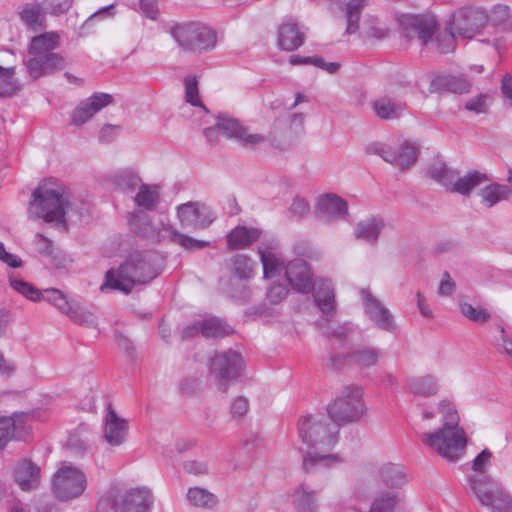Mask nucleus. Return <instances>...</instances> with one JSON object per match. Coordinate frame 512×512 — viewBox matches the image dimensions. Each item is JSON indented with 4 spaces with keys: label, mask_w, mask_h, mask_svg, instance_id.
<instances>
[{
    "label": "nucleus",
    "mask_w": 512,
    "mask_h": 512,
    "mask_svg": "<svg viewBox=\"0 0 512 512\" xmlns=\"http://www.w3.org/2000/svg\"><path fill=\"white\" fill-rule=\"evenodd\" d=\"M258 253L263 266L265 278H273L283 271L289 284L300 293H310L314 288V301L325 316L317 321V326L328 337H345L352 331L349 324L331 327V319L336 314L335 293L332 282L328 279H319L313 282L312 273L307 263L296 259L284 265L283 259L278 253V244L274 239L263 241L258 248Z\"/></svg>",
    "instance_id": "1"
},
{
    "label": "nucleus",
    "mask_w": 512,
    "mask_h": 512,
    "mask_svg": "<svg viewBox=\"0 0 512 512\" xmlns=\"http://www.w3.org/2000/svg\"><path fill=\"white\" fill-rule=\"evenodd\" d=\"M299 436L307 446L303 467L312 472L337 466L343 462L340 455L331 453L338 442L339 427L324 415H309L298 423Z\"/></svg>",
    "instance_id": "2"
},
{
    "label": "nucleus",
    "mask_w": 512,
    "mask_h": 512,
    "mask_svg": "<svg viewBox=\"0 0 512 512\" xmlns=\"http://www.w3.org/2000/svg\"><path fill=\"white\" fill-rule=\"evenodd\" d=\"M159 270L151 253L134 251L117 269H110L105 274V281L100 286L102 292L117 290L128 294L137 285H144L155 279Z\"/></svg>",
    "instance_id": "3"
},
{
    "label": "nucleus",
    "mask_w": 512,
    "mask_h": 512,
    "mask_svg": "<svg viewBox=\"0 0 512 512\" xmlns=\"http://www.w3.org/2000/svg\"><path fill=\"white\" fill-rule=\"evenodd\" d=\"M70 207L68 195L63 187L41 185L32 194L29 215L60 225L66 223V214Z\"/></svg>",
    "instance_id": "4"
},
{
    "label": "nucleus",
    "mask_w": 512,
    "mask_h": 512,
    "mask_svg": "<svg viewBox=\"0 0 512 512\" xmlns=\"http://www.w3.org/2000/svg\"><path fill=\"white\" fill-rule=\"evenodd\" d=\"M421 442L449 462H457L466 451L468 439L462 427H439L420 435Z\"/></svg>",
    "instance_id": "5"
},
{
    "label": "nucleus",
    "mask_w": 512,
    "mask_h": 512,
    "mask_svg": "<svg viewBox=\"0 0 512 512\" xmlns=\"http://www.w3.org/2000/svg\"><path fill=\"white\" fill-rule=\"evenodd\" d=\"M380 481L392 490L381 491L374 497L369 512H395L401 502V496L396 489L406 483L403 467L399 464H383L378 470Z\"/></svg>",
    "instance_id": "6"
},
{
    "label": "nucleus",
    "mask_w": 512,
    "mask_h": 512,
    "mask_svg": "<svg viewBox=\"0 0 512 512\" xmlns=\"http://www.w3.org/2000/svg\"><path fill=\"white\" fill-rule=\"evenodd\" d=\"M161 202V186L157 184H141L134 196V203L140 209L139 212L133 213L129 219L131 229L147 238H157L159 235L155 233L150 219L144 215L143 211H155Z\"/></svg>",
    "instance_id": "7"
},
{
    "label": "nucleus",
    "mask_w": 512,
    "mask_h": 512,
    "mask_svg": "<svg viewBox=\"0 0 512 512\" xmlns=\"http://www.w3.org/2000/svg\"><path fill=\"white\" fill-rule=\"evenodd\" d=\"M329 418L340 424L360 420L366 413L363 400V389L357 385H349L342 389L340 394L327 406Z\"/></svg>",
    "instance_id": "8"
},
{
    "label": "nucleus",
    "mask_w": 512,
    "mask_h": 512,
    "mask_svg": "<svg viewBox=\"0 0 512 512\" xmlns=\"http://www.w3.org/2000/svg\"><path fill=\"white\" fill-rule=\"evenodd\" d=\"M153 495L148 488L130 489L123 494L108 492L97 505L98 512H150Z\"/></svg>",
    "instance_id": "9"
},
{
    "label": "nucleus",
    "mask_w": 512,
    "mask_h": 512,
    "mask_svg": "<svg viewBox=\"0 0 512 512\" xmlns=\"http://www.w3.org/2000/svg\"><path fill=\"white\" fill-rule=\"evenodd\" d=\"M470 488L479 502L491 512H512V499L502 484L484 475L471 476Z\"/></svg>",
    "instance_id": "10"
},
{
    "label": "nucleus",
    "mask_w": 512,
    "mask_h": 512,
    "mask_svg": "<svg viewBox=\"0 0 512 512\" xmlns=\"http://www.w3.org/2000/svg\"><path fill=\"white\" fill-rule=\"evenodd\" d=\"M429 174L432 179L450 192L463 196H469L476 187L488 180L486 174L479 171H469L460 177L455 170L448 168L443 163L431 165Z\"/></svg>",
    "instance_id": "11"
},
{
    "label": "nucleus",
    "mask_w": 512,
    "mask_h": 512,
    "mask_svg": "<svg viewBox=\"0 0 512 512\" xmlns=\"http://www.w3.org/2000/svg\"><path fill=\"white\" fill-rule=\"evenodd\" d=\"M175 41L185 50L206 52L212 50L217 43L216 33L200 23H182L171 29Z\"/></svg>",
    "instance_id": "12"
},
{
    "label": "nucleus",
    "mask_w": 512,
    "mask_h": 512,
    "mask_svg": "<svg viewBox=\"0 0 512 512\" xmlns=\"http://www.w3.org/2000/svg\"><path fill=\"white\" fill-rule=\"evenodd\" d=\"M86 474L72 464H62L52 478V492L60 501L80 497L87 488Z\"/></svg>",
    "instance_id": "13"
},
{
    "label": "nucleus",
    "mask_w": 512,
    "mask_h": 512,
    "mask_svg": "<svg viewBox=\"0 0 512 512\" xmlns=\"http://www.w3.org/2000/svg\"><path fill=\"white\" fill-rule=\"evenodd\" d=\"M46 301L80 325L94 326L96 318L93 313L84 309L79 303L68 297L60 290L49 288L40 290L39 301Z\"/></svg>",
    "instance_id": "14"
},
{
    "label": "nucleus",
    "mask_w": 512,
    "mask_h": 512,
    "mask_svg": "<svg viewBox=\"0 0 512 512\" xmlns=\"http://www.w3.org/2000/svg\"><path fill=\"white\" fill-rule=\"evenodd\" d=\"M243 366L242 356L233 350L216 353L210 361V372L214 375L219 388L226 391L229 384L240 375Z\"/></svg>",
    "instance_id": "15"
},
{
    "label": "nucleus",
    "mask_w": 512,
    "mask_h": 512,
    "mask_svg": "<svg viewBox=\"0 0 512 512\" xmlns=\"http://www.w3.org/2000/svg\"><path fill=\"white\" fill-rule=\"evenodd\" d=\"M360 299L365 316L376 328L391 334L397 332V324L393 313L369 289L363 288L360 290Z\"/></svg>",
    "instance_id": "16"
},
{
    "label": "nucleus",
    "mask_w": 512,
    "mask_h": 512,
    "mask_svg": "<svg viewBox=\"0 0 512 512\" xmlns=\"http://www.w3.org/2000/svg\"><path fill=\"white\" fill-rule=\"evenodd\" d=\"M368 151L379 155L384 161L397 168L407 169L416 163L419 148L415 142L403 141L396 146L372 144L368 147Z\"/></svg>",
    "instance_id": "17"
},
{
    "label": "nucleus",
    "mask_w": 512,
    "mask_h": 512,
    "mask_svg": "<svg viewBox=\"0 0 512 512\" xmlns=\"http://www.w3.org/2000/svg\"><path fill=\"white\" fill-rule=\"evenodd\" d=\"M451 28L459 37L471 39L488 28V14L478 8H461L452 15Z\"/></svg>",
    "instance_id": "18"
},
{
    "label": "nucleus",
    "mask_w": 512,
    "mask_h": 512,
    "mask_svg": "<svg viewBox=\"0 0 512 512\" xmlns=\"http://www.w3.org/2000/svg\"><path fill=\"white\" fill-rule=\"evenodd\" d=\"M217 128L224 136L234 139L246 148H255L267 141L265 135L250 132L237 119L226 115L218 117Z\"/></svg>",
    "instance_id": "19"
},
{
    "label": "nucleus",
    "mask_w": 512,
    "mask_h": 512,
    "mask_svg": "<svg viewBox=\"0 0 512 512\" xmlns=\"http://www.w3.org/2000/svg\"><path fill=\"white\" fill-rule=\"evenodd\" d=\"M399 24L405 36H416L423 45L432 41L437 27V20L433 15L404 14L399 17Z\"/></svg>",
    "instance_id": "20"
},
{
    "label": "nucleus",
    "mask_w": 512,
    "mask_h": 512,
    "mask_svg": "<svg viewBox=\"0 0 512 512\" xmlns=\"http://www.w3.org/2000/svg\"><path fill=\"white\" fill-rule=\"evenodd\" d=\"M176 214L183 227L192 229L206 228L216 218L207 206L199 202H187L178 205Z\"/></svg>",
    "instance_id": "21"
},
{
    "label": "nucleus",
    "mask_w": 512,
    "mask_h": 512,
    "mask_svg": "<svg viewBox=\"0 0 512 512\" xmlns=\"http://www.w3.org/2000/svg\"><path fill=\"white\" fill-rule=\"evenodd\" d=\"M347 203L336 194L320 195L315 204V214L323 222H333L347 214Z\"/></svg>",
    "instance_id": "22"
},
{
    "label": "nucleus",
    "mask_w": 512,
    "mask_h": 512,
    "mask_svg": "<svg viewBox=\"0 0 512 512\" xmlns=\"http://www.w3.org/2000/svg\"><path fill=\"white\" fill-rule=\"evenodd\" d=\"M128 431V421L118 416L112 406L109 405L107 408V413L104 417V440L111 446H120L126 441Z\"/></svg>",
    "instance_id": "23"
},
{
    "label": "nucleus",
    "mask_w": 512,
    "mask_h": 512,
    "mask_svg": "<svg viewBox=\"0 0 512 512\" xmlns=\"http://www.w3.org/2000/svg\"><path fill=\"white\" fill-rule=\"evenodd\" d=\"M112 102V96L107 93H94L79 103L72 114V123L80 126L90 120L97 112Z\"/></svg>",
    "instance_id": "24"
},
{
    "label": "nucleus",
    "mask_w": 512,
    "mask_h": 512,
    "mask_svg": "<svg viewBox=\"0 0 512 512\" xmlns=\"http://www.w3.org/2000/svg\"><path fill=\"white\" fill-rule=\"evenodd\" d=\"M25 65L30 76L37 79L43 75L63 69L66 65V60L61 54L52 52L38 60L26 59Z\"/></svg>",
    "instance_id": "25"
},
{
    "label": "nucleus",
    "mask_w": 512,
    "mask_h": 512,
    "mask_svg": "<svg viewBox=\"0 0 512 512\" xmlns=\"http://www.w3.org/2000/svg\"><path fill=\"white\" fill-rule=\"evenodd\" d=\"M194 331H200L202 336L206 338H220L229 335L232 332V328L220 318L208 317L196 322L192 327H187L184 330V335L192 336Z\"/></svg>",
    "instance_id": "26"
},
{
    "label": "nucleus",
    "mask_w": 512,
    "mask_h": 512,
    "mask_svg": "<svg viewBox=\"0 0 512 512\" xmlns=\"http://www.w3.org/2000/svg\"><path fill=\"white\" fill-rule=\"evenodd\" d=\"M373 113L382 120H394L401 117L406 104L402 101L393 99L387 95L379 96L370 103Z\"/></svg>",
    "instance_id": "27"
},
{
    "label": "nucleus",
    "mask_w": 512,
    "mask_h": 512,
    "mask_svg": "<svg viewBox=\"0 0 512 512\" xmlns=\"http://www.w3.org/2000/svg\"><path fill=\"white\" fill-rule=\"evenodd\" d=\"M305 35L292 20L283 22L278 29V46L284 51H295L304 43Z\"/></svg>",
    "instance_id": "28"
},
{
    "label": "nucleus",
    "mask_w": 512,
    "mask_h": 512,
    "mask_svg": "<svg viewBox=\"0 0 512 512\" xmlns=\"http://www.w3.org/2000/svg\"><path fill=\"white\" fill-rule=\"evenodd\" d=\"M14 479L21 490H34L40 484V470L31 461L22 460L15 467Z\"/></svg>",
    "instance_id": "29"
},
{
    "label": "nucleus",
    "mask_w": 512,
    "mask_h": 512,
    "mask_svg": "<svg viewBox=\"0 0 512 512\" xmlns=\"http://www.w3.org/2000/svg\"><path fill=\"white\" fill-rule=\"evenodd\" d=\"M60 37L56 32H45L33 37L28 45L26 59H40L53 52L59 45Z\"/></svg>",
    "instance_id": "30"
},
{
    "label": "nucleus",
    "mask_w": 512,
    "mask_h": 512,
    "mask_svg": "<svg viewBox=\"0 0 512 512\" xmlns=\"http://www.w3.org/2000/svg\"><path fill=\"white\" fill-rule=\"evenodd\" d=\"M262 234L257 228L237 226L227 235V247L229 250L245 249L262 239Z\"/></svg>",
    "instance_id": "31"
},
{
    "label": "nucleus",
    "mask_w": 512,
    "mask_h": 512,
    "mask_svg": "<svg viewBox=\"0 0 512 512\" xmlns=\"http://www.w3.org/2000/svg\"><path fill=\"white\" fill-rule=\"evenodd\" d=\"M291 501L298 512L318 511V493L306 484H299L294 488Z\"/></svg>",
    "instance_id": "32"
},
{
    "label": "nucleus",
    "mask_w": 512,
    "mask_h": 512,
    "mask_svg": "<svg viewBox=\"0 0 512 512\" xmlns=\"http://www.w3.org/2000/svg\"><path fill=\"white\" fill-rule=\"evenodd\" d=\"M383 228V219L375 216L367 217L356 224L354 236L357 240L374 244L377 242Z\"/></svg>",
    "instance_id": "33"
},
{
    "label": "nucleus",
    "mask_w": 512,
    "mask_h": 512,
    "mask_svg": "<svg viewBox=\"0 0 512 512\" xmlns=\"http://www.w3.org/2000/svg\"><path fill=\"white\" fill-rule=\"evenodd\" d=\"M470 89V83L460 77L452 75H440L432 79L430 84V92H445L450 91L453 93H465Z\"/></svg>",
    "instance_id": "34"
},
{
    "label": "nucleus",
    "mask_w": 512,
    "mask_h": 512,
    "mask_svg": "<svg viewBox=\"0 0 512 512\" xmlns=\"http://www.w3.org/2000/svg\"><path fill=\"white\" fill-rule=\"evenodd\" d=\"M407 385L410 393L421 397L435 396L440 389L438 379L430 374L409 378Z\"/></svg>",
    "instance_id": "35"
},
{
    "label": "nucleus",
    "mask_w": 512,
    "mask_h": 512,
    "mask_svg": "<svg viewBox=\"0 0 512 512\" xmlns=\"http://www.w3.org/2000/svg\"><path fill=\"white\" fill-rule=\"evenodd\" d=\"M186 497L191 506L200 509H212L218 503V498L215 494L199 486L190 487Z\"/></svg>",
    "instance_id": "36"
},
{
    "label": "nucleus",
    "mask_w": 512,
    "mask_h": 512,
    "mask_svg": "<svg viewBox=\"0 0 512 512\" xmlns=\"http://www.w3.org/2000/svg\"><path fill=\"white\" fill-rule=\"evenodd\" d=\"M231 272L240 280H248L254 276L257 263L246 254H236L230 259Z\"/></svg>",
    "instance_id": "37"
},
{
    "label": "nucleus",
    "mask_w": 512,
    "mask_h": 512,
    "mask_svg": "<svg viewBox=\"0 0 512 512\" xmlns=\"http://www.w3.org/2000/svg\"><path fill=\"white\" fill-rule=\"evenodd\" d=\"M510 193V188L506 185L492 183L479 191L481 204L486 208H491L497 203L505 200Z\"/></svg>",
    "instance_id": "38"
},
{
    "label": "nucleus",
    "mask_w": 512,
    "mask_h": 512,
    "mask_svg": "<svg viewBox=\"0 0 512 512\" xmlns=\"http://www.w3.org/2000/svg\"><path fill=\"white\" fill-rule=\"evenodd\" d=\"M382 356V351L376 347H363L354 350L349 355V361L359 368L375 366Z\"/></svg>",
    "instance_id": "39"
},
{
    "label": "nucleus",
    "mask_w": 512,
    "mask_h": 512,
    "mask_svg": "<svg viewBox=\"0 0 512 512\" xmlns=\"http://www.w3.org/2000/svg\"><path fill=\"white\" fill-rule=\"evenodd\" d=\"M166 237L173 243L178 244L186 250L196 251L210 246V242L198 240L186 234L180 233L172 226L165 227Z\"/></svg>",
    "instance_id": "40"
},
{
    "label": "nucleus",
    "mask_w": 512,
    "mask_h": 512,
    "mask_svg": "<svg viewBox=\"0 0 512 512\" xmlns=\"http://www.w3.org/2000/svg\"><path fill=\"white\" fill-rule=\"evenodd\" d=\"M112 182L117 190L124 193L133 192L142 184L139 175L131 169H124L114 173Z\"/></svg>",
    "instance_id": "41"
},
{
    "label": "nucleus",
    "mask_w": 512,
    "mask_h": 512,
    "mask_svg": "<svg viewBox=\"0 0 512 512\" xmlns=\"http://www.w3.org/2000/svg\"><path fill=\"white\" fill-rule=\"evenodd\" d=\"M45 14L42 4H28L21 11L20 17L29 29L37 31L45 26Z\"/></svg>",
    "instance_id": "42"
},
{
    "label": "nucleus",
    "mask_w": 512,
    "mask_h": 512,
    "mask_svg": "<svg viewBox=\"0 0 512 512\" xmlns=\"http://www.w3.org/2000/svg\"><path fill=\"white\" fill-rule=\"evenodd\" d=\"M441 427H460V416L457 407L450 398H443L437 403Z\"/></svg>",
    "instance_id": "43"
},
{
    "label": "nucleus",
    "mask_w": 512,
    "mask_h": 512,
    "mask_svg": "<svg viewBox=\"0 0 512 512\" xmlns=\"http://www.w3.org/2000/svg\"><path fill=\"white\" fill-rule=\"evenodd\" d=\"M367 5L366 0H349L345 6V15L347 19L346 32L348 34L356 33L359 29V19L362 10Z\"/></svg>",
    "instance_id": "44"
},
{
    "label": "nucleus",
    "mask_w": 512,
    "mask_h": 512,
    "mask_svg": "<svg viewBox=\"0 0 512 512\" xmlns=\"http://www.w3.org/2000/svg\"><path fill=\"white\" fill-rule=\"evenodd\" d=\"M8 280L10 287L15 292L21 294L31 301H39L40 290L37 289L33 284L26 282L22 278H18L13 274L8 276Z\"/></svg>",
    "instance_id": "45"
},
{
    "label": "nucleus",
    "mask_w": 512,
    "mask_h": 512,
    "mask_svg": "<svg viewBox=\"0 0 512 512\" xmlns=\"http://www.w3.org/2000/svg\"><path fill=\"white\" fill-rule=\"evenodd\" d=\"M20 88L18 81L14 78L13 68L0 66V96H11Z\"/></svg>",
    "instance_id": "46"
},
{
    "label": "nucleus",
    "mask_w": 512,
    "mask_h": 512,
    "mask_svg": "<svg viewBox=\"0 0 512 512\" xmlns=\"http://www.w3.org/2000/svg\"><path fill=\"white\" fill-rule=\"evenodd\" d=\"M458 36L456 31L451 28V19L447 23V28L445 31L440 32L436 36V45L437 49L441 53H449L454 50L456 41L455 38Z\"/></svg>",
    "instance_id": "47"
},
{
    "label": "nucleus",
    "mask_w": 512,
    "mask_h": 512,
    "mask_svg": "<svg viewBox=\"0 0 512 512\" xmlns=\"http://www.w3.org/2000/svg\"><path fill=\"white\" fill-rule=\"evenodd\" d=\"M462 315L477 323H484L490 319V313L481 307H474L470 303L462 302L459 305Z\"/></svg>",
    "instance_id": "48"
},
{
    "label": "nucleus",
    "mask_w": 512,
    "mask_h": 512,
    "mask_svg": "<svg viewBox=\"0 0 512 512\" xmlns=\"http://www.w3.org/2000/svg\"><path fill=\"white\" fill-rule=\"evenodd\" d=\"M185 84V99L186 101L195 107L202 108L205 112H207L205 106L203 105L198 91V82L195 77H187L184 81Z\"/></svg>",
    "instance_id": "49"
},
{
    "label": "nucleus",
    "mask_w": 512,
    "mask_h": 512,
    "mask_svg": "<svg viewBox=\"0 0 512 512\" xmlns=\"http://www.w3.org/2000/svg\"><path fill=\"white\" fill-rule=\"evenodd\" d=\"M71 0H43L42 6L46 14L61 15L71 7Z\"/></svg>",
    "instance_id": "50"
},
{
    "label": "nucleus",
    "mask_w": 512,
    "mask_h": 512,
    "mask_svg": "<svg viewBox=\"0 0 512 512\" xmlns=\"http://www.w3.org/2000/svg\"><path fill=\"white\" fill-rule=\"evenodd\" d=\"M510 17V9L506 5H495L488 15V28L490 25L493 27L506 22Z\"/></svg>",
    "instance_id": "51"
},
{
    "label": "nucleus",
    "mask_w": 512,
    "mask_h": 512,
    "mask_svg": "<svg viewBox=\"0 0 512 512\" xmlns=\"http://www.w3.org/2000/svg\"><path fill=\"white\" fill-rule=\"evenodd\" d=\"M250 405L249 400L244 396H238L233 399L230 405V414L231 417L235 420H240L244 418L248 411Z\"/></svg>",
    "instance_id": "52"
},
{
    "label": "nucleus",
    "mask_w": 512,
    "mask_h": 512,
    "mask_svg": "<svg viewBox=\"0 0 512 512\" xmlns=\"http://www.w3.org/2000/svg\"><path fill=\"white\" fill-rule=\"evenodd\" d=\"M499 332V345L502 349V353L506 356L507 360L512 365V328L501 326L499 327Z\"/></svg>",
    "instance_id": "53"
},
{
    "label": "nucleus",
    "mask_w": 512,
    "mask_h": 512,
    "mask_svg": "<svg viewBox=\"0 0 512 512\" xmlns=\"http://www.w3.org/2000/svg\"><path fill=\"white\" fill-rule=\"evenodd\" d=\"M15 431V421L9 416H0V447L12 439Z\"/></svg>",
    "instance_id": "54"
},
{
    "label": "nucleus",
    "mask_w": 512,
    "mask_h": 512,
    "mask_svg": "<svg viewBox=\"0 0 512 512\" xmlns=\"http://www.w3.org/2000/svg\"><path fill=\"white\" fill-rule=\"evenodd\" d=\"M492 453L488 449L482 450L472 461V470L478 473H485L491 464Z\"/></svg>",
    "instance_id": "55"
},
{
    "label": "nucleus",
    "mask_w": 512,
    "mask_h": 512,
    "mask_svg": "<svg viewBox=\"0 0 512 512\" xmlns=\"http://www.w3.org/2000/svg\"><path fill=\"white\" fill-rule=\"evenodd\" d=\"M0 262L6 264L11 268H20L23 266V261L17 255L10 253L6 250L5 245L0 241Z\"/></svg>",
    "instance_id": "56"
},
{
    "label": "nucleus",
    "mask_w": 512,
    "mask_h": 512,
    "mask_svg": "<svg viewBox=\"0 0 512 512\" xmlns=\"http://www.w3.org/2000/svg\"><path fill=\"white\" fill-rule=\"evenodd\" d=\"M369 28L366 31L368 36L382 39L388 34V29L384 27L377 18H369Z\"/></svg>",
    "instance_id": "57"
},
{
    "label": "nucleus",
    "mask_w": 512,
    "mask_h": 512,
    "mask_svg": "<svg viewBox=\"0 0 512 512\" xmlns=\"http://www.w3.org/2000/svg\"><path fill=\"white\" fill-rule=\"evenodd\" d=\"M34 245L36 250L45 256H49L52 254L53 243L50 239L46 238L44 235L37 233L34 238Z\"/></svg>",
    "instance_id": "58"
},
{
    "label": "nucleus",
    "mask_w": 512,
    "mask_h": 512,
    "mask_svg": "<svg viewBox=\"0 0 512 512\" xmlns=\"http://www.w3.org/2000/svg\"><path fill=\"white\" fill-rule=\"evenodd\" d=\"M290 211L297 218H302L309 213L310 205L306 199L296 197L291 204Z\"/></svg>",
    "instance_id": "59"
},
{
    "label": "nucleus",
    "mask_w": 512,
    "mask_h": 512,
    "mask_svg": "<svg viewBox=\"0 0 512 512\" xmlns=\"http://www.w3.org/2000/svg\"><path fill=\"white\" fill-rule=\"evenodd\" d=\"M487 96L478 95L475 98L470 99L466 102L465 108L469 111L479 113H485L487 111Z\"/></svg>",
    "instance_id": "60"
},
{
    "label": "nucleus",
    "mask_w": 512,
    "mask_h": 512,
    "mask_svg": "<svg viewBox=\"0 0 512 512\" xmlns=\"http://www.w3.org/2000/svg\"><path fill=\"white\" fill-rule=\"evenodd\" d=\"M287 293L288 289L286 286L282 284H274L269 288L267 298L271 303L277 304L286 297Z\"/></svg>",
    "instance_id": "61"
},
{
    "label": "nucleus",
    "mask_w": 512,
    "mask_h": 512,
    "mask_svg": "<svg viewBox=\"0 0 512 512\" xmlns=\"http://www.w3.org/2000/svg\"><path fill=\"white\" fill-rule=\"evenodd\" d=\"M16 371V362L6 358L4 353L0 351V375L9 378L12 377L16 373Z\"/></svg>",
    "instance_id": "62"
},
{
    "label": "nucleus",
    "mask_w": 512,
    "mask_h": 512,
    "mask_svg": "<svg viewBox=\"0 0 512 512\" xmlns=\"http://www.w3.org/2000/svg\"><path fill=\"white\" fill-rule=\"evenodd\" d=\"M455 289V283L448 272H444L438 287L441 296H450Z\"/></svg>",
    "instance_id": "63"
},
{
    "label": "nucleus",
    "mask_w": 512,
    "mask_h": 512,
    "mask_svg": "<svg viewBox=\"0 0 512 512\" xmlns=\"http://www.w3.org/2000/svg\"><path fill=\"white\" fill-rule=\"evenodd\" d=\"M184 470L193 475H203L208 471L207 465L203 462L190 460L184 463Z\"/></svg>",
    "instance_id": "64"
}]
</instances>
